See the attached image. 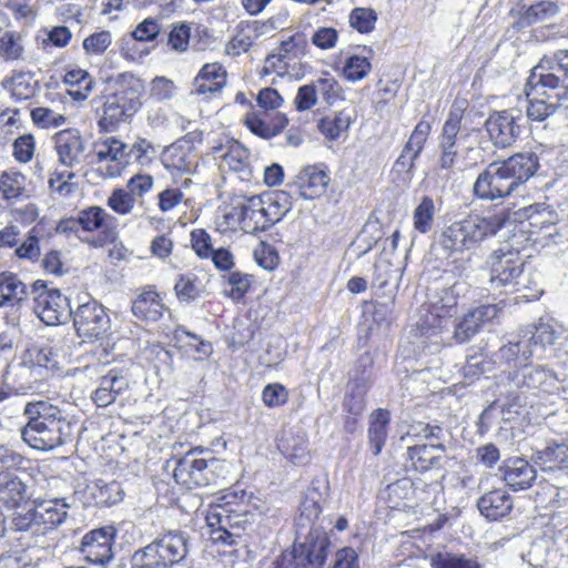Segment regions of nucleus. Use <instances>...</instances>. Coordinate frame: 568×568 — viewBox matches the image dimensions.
I'll return each mask as SVG.
<instances>
[{
    "label": "nucleus",
    "mask_w": 568,
    "mask_h": 568,
    "mask_svg": "<svg viewBox=\"0 0 568 568\" xmlns=\"http://www.w3.org/2000/svg\"><path fill=\"white\" fill-rule=\"evenodd\" d=\"M291 209L292 195L284 190L252 196L236 195L224 209L217 226L221 232L242 230L256 233L281 221Z\"/></svg>",
    "instance_id": "f257e3e1"
},
{
    "label": "nucleus",
    "mask_w": 568,
    "mask_h": 568,
    "mask_svg": "<svg viewBox=\"0 0 568 568\" xmlns=\"http://www.w3.org/2000/svg\"><path fill=\"white\" fill-rule=\"evenodd\" d=\"M26 499V485L14 474L0 471V503L7 508H16Z\"/></svg>",
    "instance_id": "e433bc0d"
},
{
    "label": "nucleus",
    "mask_w": 568,
    "mask_h": 568,
    "mask_svg": "<svg viewBox=\"0 0 568 568\" xmlns=\"http://www.w3.org/2000/svg\"><path fill=\"white\" fill-rule=\"evenodd\" d=\"M78 217L81 231L85 236L95 231H101L105 234V237H109L112 234L111 232L106 233V230L113 217L100 206H90L84 209L79 212Z\"/></svg>",
    "instance_id": "58836bf2"
},
{
    "label": "nucleus",
    "mask_w": 568,
    "mask_h": 568,
    "mask_svg": "<svg viewBox=\"0 0 568 568\" xmlns=\"http://www.w3.org/2000/svg\"><path fill=\"white\" fill-rule=\"evenodd\" d=\"M71 315L78 335L84 339H102L110 331V317L97 301L81 303Z\"/></svg>",
    "instance_id": "dca6fc26"
},
{
    "label": "nucleus",
    "mask_w": 568,
    "mask_h": 568,
    "mask_svg": "<svg viewBox=\"0 0 568 568\" xmlns=\"http://www.w3.org/2000/svg\"><path fill=\"white\" fill-rule=\"evenodd\" d=\"M23 414L28 422L21 429V436L30 447L51 450L71 439L73 424L59 407L44 400L29 402Z\"/></svg>",
    "instance_id": "20e7f679"
},
{
    "label": "nucleus",
    "mask_w": 568,
    "mask_h": 568,
    "mask_svg": "<svg viewBox=\"0 0 568 568\" xmlns=\"http://www.w3.org/2000/svg\"><path fill=\"white\" fill-rule=\"evenodd\" d=\"M499 308L494 304H486L475 307L464 315L456 325L454 337L457 342L464 343L477 334L487 323L498 316Z\"/></svg>",
    "instance_id": "a878e982"
},
{
    "label": "nucleus",
    "mask_w": 568,
    "mask_h": 568,
    "mask_svg": "<svg viewBox=\"0 0 568 568\" xmlns=\"http://www.w3.org/2000/svg\"><path fill=\"white\" fill-rule=\"evenodd\" d=\"M191 246L201 258H210L213 251L212 239L203 229H195L191 232Z\"/></svg>",
    "instance_id": "774afa93"
},
{
    "label": "nucleus",
    "mask_w": 568,
    "mask_h": 568,
    "mask_svg": "<svg viewBox=\"0 0 568 568\" xmlns=\"http://www.w3.org/2000/svg\"><path fill=\"white\" fill-rule=\"evenodd\" d=\"M534 460L542 470H555L568 467V445L566 443H552L544 449L537 450Z\"/></svg>",
    "instance_id": "4c0bfd02"
},
{
    "label": "nucleus",
    "mask_w": 568,
    "mask_h": 568,
    "mask_svg": "<svg viewBox=\"0 0 568 568\" xmlns=\"http://www.w3.org/2000/svg\"><path fill=\"white\" fill-rule=\"evenodd\" d=\"M222 164L240 173L242 180L250 179L252 175L250 152L237 141L227 146V151L222 155Z\"/></svg>",
    "instance_id": "ea45409f"
},
{
    "label": "nucleus",
    "mask_w": 568,
    "mask_h": 568,
    "mask_svg": "<svg viewBox=\"0 0 568 568\" xmlns=\"http://www.w3.org/2000/svg\"><path fill=\"white\" fill-rule=\"evenodd\" d=\"M92 495L98 505L112 506L123 499L124 493L120 483L115 480L106 483L103 479H99L94 484Z\"/></svg>",
    "instance_id": "a18cd8bd"
},
{
    "label": "nucleus",
    "mask_w": 568,
    "mask_h": 568,
    "mask_svg": "<svg viewBox=\"0 0 568 568\" xmlns=\"http://www.w3.org/2000/svg\"><path fill=\"white\" fill-rule=\"evenodd\" d=\"M161 161L172 174H192L196 170L199 156L193 144L181 139L165 148Z\"/></svg>",
    "instance_id": "5701e85b"
},
{
    "label": "nucleus",
    "mask_w": 568,
    "mask_h": 568,
    "mask_svg": "<svg viewBox=\"0 0 568 568\" xmlns=\"http://www.w3.org/2000/svg\"><path fill=\"white\" fill-rule=\"evenodd\" d=\"M189 554V537L182 531H168L148 546L134 551L132 568H171Z\"/></svg>",
    "instance_id": "6e6552de"
},
{
    "label": "nucleus",
    "mask_w": 568,
    "mask_h": 568,
    "mask_svg": "<svg viewBox=\"0 0 568 568\" xmlns=\"http://www.w3.org/2000/svg\"><path fill=\"white\" fill-rule=\"evenodd\" d=\"M489 475L480 478L477 490L486 491L477 501V507L483 516L489 520H497L510 513L513 500L504 489H489Z\"/></svg>",
    "instance_id": "4be33fe9"
},
{
    "label": "nucleus",
    "mask_w": 568,
    "mask_h": 568,
    "mask_svg": "<svg viewBox=\"0 0 568 568\" xmlns=\"http://www.w3.org/2000/svg\"><path fill=\"white\" fill-rule=\"evenodd\" d=\"M27 285L12 273L0 274V306H20L27 300Z\"/></svg>",
    "instance_id": "c9c22d12"
},
{
    "label": "nucleus",
    "mask_w": 568,
    "mask_h": 568,
    "mask_svg": "<svg viewBox=\"0 0 568 568\" xmlns=\"http://www.w3.org/2000/svg\"><path fill=\"white\" fill-rule=\"evenodd\" d=\"M32 122L41 129L59 128L65 123V116L49 108L38 106L31 110Z\"/></svg>",
    "instance_id": "5fc2aeb1"
},
{
    "label": "nucleus",
    "mask_w": 568,
    "mask_h": 568,
    "mask_svg": "<svg viewBox=\"0 0 568 568\" xmlns=\"http://www.w3.org/2000/svg\"><path fill=\"white\" fill-rule=\"evenodd\" d=\"M500 470L504 480L513 490L529 488L536 479V469L524 458L507 460Z\"/></svg>",
    "instance_id": "7c9ffc66"
},
{
    "label": "nucleus",
    "mask_w": 568,
    "mask_h": 568,
    "mask_svg": "<svg viewBox=\"0 0 568 568\" xmlns=\"http://www.w3.org/2000/svg\"><path fill=\"white\" fill-rule=\"evenodd\" d=\"M446 448L442 443H428L408 447V457L413 467L423 473L439 468L445 457Z\"/></svg>",
    "instance_id": "c756f323"
},
{
    "label": "nucleus",
    "mask_w": 568,
    "mask_h": 568,
    "mask_svg": "<svg viewBox=\"0 0 568 568\" xmlns=\"http://www.w3.org/2000/svg\"><path fill=\"white\" fill-rule=\"evenodd\" d=\"M174 291L180 302L190 303L202 296L205 285L196 274L185 273L179 275Z\"/></svg>",
    "instance_id": "c03bdc74"
},
{
    "label": "nucleus",
    "mask_w": 568,
    "mask_h": 568,
    "mask_svg": "<svg viewBox=\"0 0 568 568\" xmlns=\"http://www.w3.org/2000/svg\"><path fill=\"white\" fill-rule=\"evenodd\" d=\"M508 402L504 405L508 412L513 407L528 404L526 394H554L559 390V378L544 366H523L509 376Z\"/></svg>",
    "instance_id": "1a4fd4ad"
},
{
    "label": "nucleus",
    "mask_w": 568,
    "mask_h": 568,
    "mask_svg": "<svg viewBox=\"0 0 568 568\" xmlns=\"http://www.w3.org/2000/svg\"><path fill=\"white\" fill-rule=\"evenodd\" d=\"M70 505L64 498L42 500L36 505V518L40 521L42 534L61 525L67 516Z\"/></svg>",
    "instance_id": "473e14b6"
},
{
    "label": "nucleus",
    "mask_w": 568,
    "mask_h": 568,
    "mask_svg": "<svg viewBox=\"0 0 568 568\" xmlns=\"http://www.w3.org/2000/svg\"><path fill=\"white\" fill-rule=\"evenodd\" d=\"M111 42V33L109 31H100L83 40V49L88 54L101 55L110 47Z\"/></svg>",
    "instance_id": "e2e57ef3"
},
{
    "label": "nucleus",
    "mask_w": 568,
    "mask_h": 568,
    "mask_svg": "<svg viewBox=\"0 0 568 568\" xmlns=\"http://www.w3.org/2000/svg\"><path fill=\"white\" fill-rule=\"evenodd\" d=\"M507 221L505 212L489 216L469 215L445 229L439 236L438 246L446 252L447 256L455 252L473 250L485 239L495 235Z\"/></svg>",
    "instance_id": "39448f33"
},
{
    "label": "nucleus",
    "mask_w": 568,
    "mask_h": 568,
    "mask_svg": "<svg viewBox=\"0 0 568 568\" xmlns=\"http://www.w3.org/2000/svg\"><path fill=\"white\" fill-rule=\"evenodd\" d=\"M256 501L260 499L243 489H229L216 496L205 510L212 541L236 545L250 525V507L260 509Z\"/></svg>",
    "instance_id": "f03ea898"
},
{
    "label": "nucleus",
    "mask_w": 568,
    "mask_h": 568,
    "mask_svg": "<svg viewBox=\"0 0 568 568\" xmlns=\"http://www.w3.org/2000/svg\"><path fill=\"white\" fill-rule=\"evenodd\" d=\"M490 284L494 288H504L507 293L516 287L525 263L518 250L508 245L495 250L488 260Z\"/></svg>",
    "instance_id": "ddd939ff"
},
{
    "label": "nucleus",
    "mask_w": 568,
    "mask_h": 568,
    "mask_svg": "<svg viewBox=\"0 0 568 568\" xmlns=\"http://www.w3.org/2000/svg\"><path fill=\"white\" fill-rule=\"evenodd\" d=\"M306 41L303 34H293L282 40L274 52L267 55L263 71L275 72L280 75L295 71L298 60L305 53Z\"/></svg>",
    "instance_id": "a211bd4d"
},
{
    "label": "nucleus",
    "mask_w": 568,
    "mask_h": 568,
    "mask_svg": "<svg viewBox=\"0 0 568 568\" xmlns=\"http://www.w3.org/2000/svg\"><path fill=\"white\" fill-rule=\"evenodd\" d=\"M226 283L230 290L225 293L233 301L242 300L252 285V275L242 272H232L226 276Z\"/></svg>",
    "instance_id": "603ef678"
},
{
    "label": "nucleus",
    "mask_w": 568,
    "mask_h": 568,
    "mask_svg": "<svg viewBox=\"0 0 568 568\" xmlns=\"http://www.w3.org/2000/svg\"><path fill=\"white\" fill-rule=\"evenodd\" d=\"M389 420V413L382 408L374 410L369 416L368 442L375 455L382 452L386 442Z\"/></svg>",
    "instance_id": "a19ab883"
},
{
    "label": "nucleus",
    "mask_w": 568,
    "mask_h": 568,
    "mask_svg": "<svg viewBox=\"0 0 568 568\" xmlns=\"http://www.w3.org/2000/svg\"><path fill=\"white\" fill-rule=\"evenodd\" d=\"M115 529L112 526L93 529L82 538L80 551L92 564L104 565L113 557L112 541Z\"/></svg>",
    "instance_id": "412c9836"
},
{
    "label": "nucleus",
    "mask_w": 568,
    "mask_h": 568,
    "mask_svg": "<svg viewBox=\"0 0 568 568\" xmlns=\"http://www.w3.org/2000/svg\"><path fill=\"white\" fill-rule=\"evenodd\" d=\"M527 85L538 92L539 90L554 92L551 98L568 100V50H558L550 55H545L530 71Z\"/></svg>",
    "instance_id": "9b49d317"
},
{
    "label": "nucleus",
    "mask_w": 568,
    "mask_h": 568,
    "mask_svg": "<svg viewBox=\"0 0 568 568\" xmlns=\"http://www.w3.org/2000/svg\"><path fill=\"white\" fill-rule=\"evenodd\" d=\"M329 544L325 531L312 528L303 542L294 545L297 564H301L302 568H322L327 558Z\"/></svg>",
    "instance_id": "aec40b11"
},
{
    "label": "nucleus",
    "mask_w": 568,
    "mask_h": 568,
    "mask_svg": "<svg viewBox=\"0 0 568 568\" xmlns=\"http://www.w3.org/2000/svg\"><path fill=\"white\" fill-rule=\"evenodd\" d=\"M31 294L34 313L47 325H57L72 314L69 300L41 280L33 283Z\"/></svg>",
    "instance_id": "4468645a"
},
{
    "label": "nucleus",
    "mask_w": 568,
    "mask_h": 568,
    "mask_svg": "<svg viewBox=\"0 0 568 568\" xmlns=\"http://www.w3.org/2000/svg\"><path fill=\"white\" fill-rule=\"evenodd\" d=\"M535 355V351L529 348L527 341L523 335L520 336L518 342L509 343L508 345H504L498 351V357L506 362L514 361L515 363H524L528 361L531 356Z\"/></svg>",
    "instance_id": "09e8293b"
},
{
    "label": "nucleus",
    "mask_w": 568,
    "mask_h": 568,
    "mask_svg": "<svg viewBox=\"0 0 568 568\" xmlns=\"http://www.w3.org/2000/svg\"><path fill=\"white\" fill-rule=\"evenodd\" d=\"M432 124L426 120L419 121L413 130L400 155L394 163V170L404 174V180L410 181L415 168V161L419 158L425 143L430 134Z\"/></svg>",
    "instance_id": "6ab92c4d"
},
{
    "label": "nucleus",
    "mask_w": 568,
    "mask_h": 568,
    "mask_svg": "<svg viewBox=\"0 0 568 568\" xmlns=\"http://www.w3.org/2000/svg\"><path fill=\"white\" fill-rule=\"evenodd\" d=\"M464 283L455 282L449 287H443L433 292L428 300L427 315L418 324L423 335L437 334L447 318L457 313V304Z\"/></svg>",
    "instance_id": "f8f14e48"
},
{
    "label": "nucleus",
    "mask_w": 568,
    "mask_h": 568,
    "mask_svg": "<svg viewBox=\"0 0 568 568\" xmlns=\"http://www.w3.org/2000/svg\"><path fill=\"white\" fill-rule=\"evenodd\" d=\"M329 174L318 165H306L295 175L293 186L305 200H315L326 193Z\"/></svg>",
    "instance_id": "393cba45"
},
{
    "label": "nucleus",
    "mask_w": 568,
    "mask_h": 568,
    "mask_svg": "<svg viewBox=\"0 0 568 568\" xmlns=\"http://www.w3.org/2000/svg\"><path fill=\"white\" fill-rule=\"evenodd\" d=\"M463 110L453 108L445 120L438 136V166L442 170H465L468 168L462 160L463 152L473 151L471 145H465L474 133L475 129H462Z\"/></svg>",
    "instance_id": "9d476101"
},
{
    "label": "nucleus",
    "mask_w": 568,
    "mask_h": 568,
    "mask_svg": "<svg viewBox=\"0 0 568 568\" xmlns=\"http://www.w3.org/2000/svg\"><path fill=\"white\" fill-rule=\"evenodd\" d=\"M351 125L349 116L338 113L333 119H324L320 123L321 132L328 139L335 140L346 132Z\"/></svg>",
    "instance_id": "bf43d9fd"
},
{
    "label": "nucleus",
    "mask_w": 568,
    "mask_h": 568,
    "mask_svg": "<svg viewBox=\"0 0 568 568\" xmlns=\"http://www.w3.org/2000/svg\"><path fill=\"white\" fill-rule=\"evenodd\" d=\"M226 83V71L217 63H206L193 81V92L207 94L219 92Z\"/></svg>",
    "instance_id": "f704fd0d"
},
{
    "label": "nucleus",
    "mask_w": 568,
    "mask_h": 568,
    "mask_svg": "<svg viewBox=\"0 0 568 568\" xmlns=\"http://www.w3.org/2000/svg\"><path fill=\"white\" fill-rule=\"evenodd\" d=\"M508 293H521V297L526 300H535L538 298L542 293V290L539 286L538 275L532 274L531 272H525L518 278L516 287H511Z\"/></svg>",
    "instance_id": "864d4df0"
},
{
    "label": "nucleus",
    "mask_w": 568,
    "mask_h": 568,
    "mask_svg": "<svg viewBox=\"0 0 568 568\" xmlns=\"http://www.w3.org/2000/svg\"><path fill=\"white\" fill-rule=\"evenodd\" d=\"M277 447L295 465H303L308 460L307 437L304 432L284 430Z\"/></svg>",
    "instance_id": "2f4dec72"
},
{
    "label": "nucleus",
    "mask_w": 568,
    "mask_h": 568,
    "mask_svg": "<svg viewBox=\"0 0 568 568\" xmlns=\"http://www.w3.org/2000/svg\"><path fill=\"white\" fill-rule=\"evenodd\" d=\"M525 92L528 98L527 116L531 121L542 122L552 115L558 106L568 108L567 98H551L554 92L548 90H535L525 85Z\"/></svg>",
    "instance_id": "bb28decb"
},
{
    "label": "nucleus",
    "mask_w": 568,
    "mask_h": 568,
    "mask_svg": "<svg viewBox=\"0 0 568 568\" xmlns=\"http://www.w3.org/2000/svg\"><path fill=\"white\" fill-rule=\"evenodd\" d=\"M30 197L28 179L18 171L8 170L0 173V200L6 205H13Z\"/></svg>",
    "instance_id": "cd10ccee"
},
{
    "label": "nucleus",
    "mask_w": 568,
    "mask_h": 568,
    "mask_svg": "<svg viewBox=\"0 0 568 568\" xmlns=\"http://www.w3.org/2000/svg\"><path fill=\"white\" fill-rule=\"evenodd\" d=\"M63 82L70 85L69 95L75 101H84L94 87L93 78L83 69H71L64 77Z\"/></svg>",
    "instance_id": "37998d69"
},
{
    "label": "nucleus",
    "mask_w": 568,
    "mask_h": 568,
    "mask_svg": "<svg viewBox=\"0 0 568 568\" xmlns=\"http://www.w3.org/2000/svg\"><path fill=\"white\" fill-rule=\"evenodd\" d=\"M173 338L176 343L185 342L187 345L193 346L201 356H209L212 353V346L210 343L202 341L200 336L183 327H178L174 331Z\"/></svg>",
    "instance_id": "0e129e2a"
},
{
    "label": "nucleus",
    "mask_w": 568,
    "mask_h": 568,
    "mask_svg": "<svg viewBox=\"0 0 568 568\" xmlns=\"http://www.w3.org/2000/svg\"><path fill=\"white\" fill-rule=\"evenodd\" d=\"M106 203L113 212L120 215H126L133 211L135 200L128 190L119 187L113 190Z\"/></svg>",
    "instance_id": "13d9d810"
},
{
    "label": "nucleus",
    "mask_w": 568,
    "mask_h": 568,
    "mask_svg": "<svg viewBox=\"0 0 568 568\" xmlns=\"http://www.w3.org/2000/svg\"><path fill=\"white\" fill-rule=\"evenodd\" d=\"M317 94H321L328 104L334 103L341 97V85L337 80L326 73L313 81Z\"/></svg>",
    "instance_id": "4d7b16f0"
},
{
    "label": "nucleus",
    "mask_w": 568,
    "mask_h": 568,
    "mask_svg": "<svg viewBox=\"0 0 568 568\" xmlns=\"http://www.w3.org/2000/svg\"><path fill=\"white\" fill-rule=\"evenodd\" d=\"M349 24L359 33H369L374 30L377 13L371 8H355L349 13Z\"/></svg>",
    "instance_id": "3c124183"
},
{
    "label": "nucleus",
    "mask_w": 568,
    "mask_h": 568,
    "mask_svg": "<svg viewBox=\"0 0 568 568\" xmlns=\"http://www.w3.org/2000/svg\"><path fill=\"white\" fill-rule=\"evenodd\" d=\"M434 568H479V564L465 555H438Z\"/></svg>",
    "instance_id": "338daca9"
},
{
    "label": "nucleus",
    "mask_w": 568,
    "mask_h": 568,
    "mask_svg": "<svg viewBox=\"0 0 568 568\" xmlns=\"http://www.w3.org/2000/svg\"><path fill=\"white\" fill-rule=\"evenodd\" d=\"M55 231L57 233L59 234H63L65 235L67 237H70V236H75L78 239H80L81 241L83 242H87L89 243L90 245L94 246V247H100L104 244L105 240H102V239H89V236H82L81 233V225L79 223V217H69V219H62L57 227H55Z\"/></svg>",
    "instance_id": "6e6d98bb"
},
{
    "label": "nucleus",
    "mask_w": 568,
    "mask_h": 568,
    "mask_svg": "<svg viewBox=\"0 0 568 568\" xmlns=\"http://www.w3.org/2000/svg\"><path fill=\"white\" fill-rule=\"evenodd\" d=\"M54 149L59 163L65 170L55 171L49 179V186L61 195H69L74 191V184L71 183L75 176L73 169L82 165L87 158L85 141L78 130L67 129L54 135Z\"/></svg>",
    "instance_id": "0eeeda50"
},
{
    "label": "nucleus",
    "mask_w": 568,
    "mask_h": 568,
    "mask_svg": "<svg viewBox=\"0 0 568 568\" xmlns=\"http://www.w3.org/2000/svg\"><path fill=\"white\" fill-rule=\"evenodd\" d=\"M266 116V113L252 111L245 114L243 123L254 135L270 140L272 135Z\"/></svg>",
    "instance_id": "052dcab7"
},
{
    "label": "nucleus",
    "mask_w": 568,
    "mask_h": 568,
    "mask_svg": "<svg viewBox=\"0 0 568 568\" xmlns=\"http://www.w3.org/2000/svg\"><path fill=\"white\" fill-rule=\"evenodd\" d=\"M372 64L369 59L361 54H349L346 57L342 70L343 77L351 81L357 82L367 77L371 72Z\"/></svg>",
    "instance_id": "49530a36"
},
{
    "label": "nucleus",
    "mask_w": 568,
    "mask_h": 568,
    "mask_svg": "<svg viewBox=\"0 0 568 568\" xmlns=\"http://www.w3.org/2000/svg\"><path fill=\"white\" fill-rule=\"evenodd\" d=\"M23 54L20 36L12 31L0 34V58L6 61L18 60Z\"/></svg>",
    "instance_id": "8fccbe9b"
},
{
    "label": "nucleus",
    "mask_w": 568,
    "mask_h": 568,
    "mask_svg": "<svg viewBox=\"0 0 568 568\" xmlns=\"http://www.w3.org/2000/svg\"><path fill=\"white\" fill-rule=\"evenodd\" d=\"M435 204L432 197L424 196L413 214L414 229L419 233L430 231L434 222Z\"/></svg>",
    "instance_id": "de8ad7c7"
},
{
    "label": "nucleus",
    "mask_w": 568,
    "mask_h": 568,
    "mask_svg": "<svg viewBox=\"0 0 568 568\" xmlns=\"http://www.w3.org/2000/svg\"><path fill=\"white\" fill-rule=\"evenodd\" d=\"M32 77L29 73L18 72L11 77L10 89L12 94L19 100H27L34 93V87L31 83Z\"/></svg>",
    "instance_id": "69168bd1"
},
{
    "label": "nucleus",
    "mask_w": 568,
    "mask_h": 568,
    "mask_svg": "<svg viewBox=\"0 0 568 568\" xmlns=\"http://www.w3.org/2000/svg\"><path fill=\"white\" fill-rule=\"evenodd\" d=\"M518 118L511 111L494 112L485 122L489 138L495 145L500 148L510 146L520 133Z\"/></svg>",
    "instance_id": "b1692460"
},
{
    "label": "nucleus",
    "mask_w": 568,
    "mask_h": 568,
    "mask_svg": "<svg viewBox=\"0 0 568 568\" xmlns=\"http://www.w3.org/2000/svg\"><path fill=\"white\" fill-rule=\"evenodd\" d=\"M567 331L558 323L551 320H542L534 326V331H525L523 337L527 341L529 348L535 351V354L540 349L544 351L547 346H552L564 336Z\"/></svg>",
    "instance_id": "c85d7f7f"
},
{
    "label": "nucleus",
    "mask_w": 568,
    "mask_h": 568,
    "mask_svg": "<svg viewBox=\"0 0 568 568\" xmlns=\"http://www.w3.org/2000/svg\"><path fill=\"white\" fill-rule=\"evenodd\" d=\"M539 169L535 153H516L504 161L491 162L476 179L473 191L481 200L509 196L532 178Z\"/></svg>",
    "instance_id": "7ed1b4c3"
},
{
    "label": "nucleus",
    "mask_w": 568,
    "mask_h": 568,
    "mask_svg": "<svg viewBox=\"0 0 568 568\" xmlns=\"http://www.w3.org/2000/svg\"><path fill=\"white\" fill-rule=\"evenodd\" d=\"M200 454L201 452L196 449L190 450L176 460L173 477L179 485L192 489L207 486L213 481L212 468L217 460L214 458L207 460Z\"/></svg>",
    "instance_id": "2eb2a0df"
},
{
    "label": "nucleus",
    "mask_w": 568,
    "mask_h": 568,
    "mask_svg": "<svg viewBox=\"0 0 568 568\" xmlns=\"http://www.w3.org/2000/svg\"><path fill=\"white\" fill-rule=\"evenodd\" d=\"M97 170L105 179L118 178L129 163V145L114 136L94 143Z\"/></svg>",
    "instance_id": "f3484780"
},
{
    "label": "nucleus",
    "mask_w": 568,
    "mask_h": 568,
    "mask_svg": "<svg viewBox=\"0 0 568 568\" xmlns=\"http://www.w3.org/2000/svg\"><path fill=\"white\" fill-rule=\"evenodd\" d=\"M176 87L171 79L165 77H155L150 82L149 95L156 102H163L173 99Z\"/></svg>",
    "instance_id": "680f3d73"
},
{
    "label": "nucleus",
    "mask_w": 568,
    "mask_h": 568,
    "mask_svg": "<svg viewBox=\"0 0 568 568\" xmlns=\"http://www.w3.org/2000/svg\"><path fill=\"white\" fill-rule=\"evenodd\" d=\"M143 83L131 73H122L114 81V91L105 97L102 115L98 121L101 132H113L120 123L129 121L141 108Z\"/></svg>",
    "instance_id": "423d86ee"
},
{
    "label": "nucleus",
    "mask_w": 568,
    "mask_h": 568,
    "mask_svg": "<svg viewBox=\"0 0 568 568\" xmlns=\"http://www.w3.org/2000/svg\"><path fill=\"white\" fill-rule=\"evenodd\" d=\"M132 312L138 318L155 322L162 317L163 304L156 292L146 291L133 302Z\"/></svg>",
    "instance_id": "79ce46f5"
},
{
    "label": "nucleus",
    "mask_w": 568,
    "mask_h": 568,
    "mask_svg": "<svg viewBox=\"0 0 568 568\" xmlns=\"http://www.w3.org/2000/svg\"><path fill=\"white\" fill-rule=\"evenodd\" d=\"M129 386L126 377L120 375L115 369H111L100 379L99 387L92 394V400L99 407H106L112 404L118 395Z\"/></svg>",
    "instance_id": "72a5a7b5"
}]
</instances>
